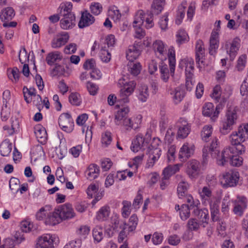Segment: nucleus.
I'll return each instance as SVG.
<instances>
[{"label":"nucleus","instance_id":"nucleus-1","mask_svg":"<svg viewBox=\"0 0 248 248\" xmlns=\"http://www.w3.org/2000/svg\"><path fill=\"white\" fill-rule=\"evenodd\" d=\"M248 137V124L238 127L237 131L233 132L229 136L231 145L225 148L221 156L217 160V164L225 165L229 161L234 167H239L243 164V158L240 156L245 153L246 147L242 144Z\"/></svg>","mask_w":248,"mask_h":248},{"label":"nucleus","instance_id":"nucleus-2","mask_svg":"<svg viewBox=\"0 0 248 248\" xmlns=\"http://www.w3.org/2000/svg\"><path fill=\"white\" fill-rule=\"evenodd\" d=\"M168 57L169 64V70L168 65L164 63H162L160 65V71L161 74V78L165 82H167L169 78L170 75L171 76L174 75L176 59H175V51L173 47H170L168 50Z\"/></svg>","mask_w":248,"mask_h":248},{"label":"nucleus","instance_id":"nucleus-3","mask_svg":"<svg viewBox=\"0 0 248 248\" xmlns=\"http://www.w3.org/2000/svg\"><path fill=\"white\" fill-rule=\"evenodd\" d=\"M238 119L236 109L233 107L228 108L225 115L222 127L220 131L223 135L228 134L233 129V125L236 124Z\"/></svg>","mask_w":248,"mask_h":248},{"label":"nucleus","instance_id":"nucleus-4","mask_svg":"<svg viewBox=\"0 0 248 248\" xmlns=\"http://www.w3.org/2000/svg\"><path fill=\"white\" fill-rule=\"evenodd\" d=\"M123 79L119 81L120 85L123 86L119 91L118 95L117 101L122 104L127 103L129 102V96L133 93L136 86V83L134 81H130L123 83Z\"/></svg>","mask_w":248,"mask_h":248},{"label":"nucleus","instance_id":"nucleus-5","mask_svg":"<svg viewBox=\"0 0 248 248\" xmlns=\"http://www.w3.org/2000/svg\"><path fill=\"white\" fill-rule=\"evenodd\" d=\"M129 111L128 107H124L118 110L115 115V123L117 125H123L127 130L136 129L138 127V124L135 125L132 123L128 117Z\"/></svg>","mask_w":248,"mask_h":248},{"label":"nucleus","instance_id":"nucleus-6","mask_svg":"<svg viewBox=\"0 0 248 248\" xmlns=\"http://www.w3.org/2000/svg\"><path fill=\"white\" fill-rule=\"evenodd\" d=\"M239 179L238 171L230 170L223 174L221 183L224 187H233L237 185Z\"/></svg>","mask_w":248,"mask_h":248},{"label":"nucleus","instance_id":"nucleus-7","mask_svg":"<svg viewBox=\"0 0 248 248\" xmlns=\"http://www.w3.org/2000/svg\"><path fill=\"white\" fill-rule=\"evenodd\" d=\"M57 209L58 212L61 215L63 220H68L75 217L76 216V213L72 204L69 203L59 205Z\"/></svg>","mask_w":248,"mask_h":248},{"label":"nucleus","instance_id":"nucleus-8","mask_svg":"<svg viewBox=\"0 0 248 248\" xmlns=\"http://www.w3.org/2000/svg\"><path fill=\"white\" fill-rule=\"evenodd\" d=\"M59 124L61 128L66 132H71L74 128V122L71 116L68 113L62 114L59 118Z\"/></svg>","mask_w":248,"mask_h":248},{"label":"nucleus","instance_id":"nucleus-9","mask_svg":"<svg viewBox=\"0 0 248 248\" xmlns=\"http://www.w3.org/2000/svg\"><path fill=\"white\" fill-rule=\"evenodd\" d=\"M143 44L141 42L136 41L134 44L129 46L126 52V58L129 61L136 59L140 54Z\"/></svg>","mask_w":248,"mask_h":248},{"label":"nucleus","instance_id":"nucleus-10","mask_svg":"<svg viewBox=\"0 0 248 248\" xmlns=\"http://www.w3.org/2000/svg\"><path fill=\"white\" fill-rule=\"evenodd\" d=\"M149 158L147 160L146 167H152L155 162L159 158L161 155V150L157 148L155 145L152 144L149 147Z\"/></svg>","mask_w":248,"mask_h":248},{"label":"nucleus","instance_id":"nucleus-11","mask_svg":"<svg viewBox=\"0 0 248 248\" xmlns=\"http://www.w3.org/2000/svg\"><path fill=\"white\" fill-rule=\"evenodd\" d=\"M148 140L143 138V135L139 134L132 142L131 150L134 152H137L140 150H144L148 146Z\"/></svg>","mask_w":248,"mask_h":248},{"label":"nucleus","instance_id":"nucleus-12","mask_svg":"<svg viewBox=\"0 0 248 248\" xmlns=\"http://www.w3.org/2000/svg\"><path fill=\"white\" fill-rule=\"evenodd\" d=\"M95 21L94 17L87 10L81 12V16L78 26L80 29L88 27Z\"/></svg>","mask_w":248,"mask_h":248},{"label":"nucleus","instance_id":"nucleus-13","mask_svg":"<svg viewBox=\"0 0 248 248\" xmlns=\"http://www.w3.org/2000/svg\"><path fill=\"white\" fill-rule=\"evenodd\" d=\"M53 242L52 235H42L38 238L35 248H53Z\"/></svg>","mask_w":248,"mask_h":248},{"label":"nucleus","instance_id":"nucleus-14","mask_svg":"<svg viewBox=\"0 0 248 248\" xmlns=\"http://www.w3.org/2000/svg\"><path fill=\"white\" fill-rule=\"evenodd\" d=\"M75 21V16L71 12L63 14V17L60 21V25L63 30H68L72 28Z\"/></svg>","mask_w":248,"mask_h":248},{"label":"nucleus","instance_id":"nucleus-15","mask_svg":"<svg viewBox=\"0 0 248 248\" xmlns=\"http://www.w3.org/2000/svg\"><path fill=\"white\" fill-rule=\"evenodd\" d=\"M69 39V35L67 32L58 33L54 37L51 43V46L54 48H57L64 45Z\"/></svg>","mask_w":248,"mask_h":248},{"label":"nucleus","instance_id":"nucleus-16","mask_svg":"<svg viewBox=\"0 0 248 248\" xmlns=\"http://www.w3.org/2000/svg\"><path fill=\"white\" fill-rule=\"evenodd\" d=\"M193 213L200 219L203 227H205L206 225L208 223L209 212L208 210L206 208L199 209L196 207L194 209Z\"/></svg>","mask_w":248,"mask_h":248},{"label":"nucleus","instance_id":"nucleus-17","mask_svg":"<svg viewBox=\"0 0 248 248\" xmlns=\"http://www.w3.org/2000/svg\"><path fill=\"white\" fill-rule=\"evenodd\" d=\"M194 147L189 146L187 143H185L181 148L179 153V157L182 161H186L193 154Z\"/></svg>","mask_w":248,"mask_h":248},{"label":"nucleus","instance_id":"nucleus-18","mask_svg":"<svg viewBox=\"0 0 248 248\" xmlns=\"http://www.w3.org/2000/svg\"><path fill=\"white\" fill-rule=\"evenodd\" d=\"M34 134L38 141L41 144H45L47 139V134L45 127L41 125L34 127Z\"/></svg>","mask_w":248,"mask_h":248},{"label":"nucleus","instance_id":"nucleus-19","mask_svg":"<svg viewBox=\"0 0 248 248\" xmlns=\"http://www.w3.org/2000/svg\"><path fill=\"white\" fill-rule=\"evenodd\" d=\"M202 114L205 116L210 117L211 119L215 121L218 117V112L214 110V107L212 103H207L203 107Z\"/></svg>","mask_w":248,"mask_h":248},{"label":"nucleus","instance_id":"nucleus-20","mask_svg":"<svg viewBox=\"0 0 248 248\" xmlns=\"http://www.w3.org/2000/svg\"><path fill=\"white\" fill-rule=\"evenodd\" d=\"M219 46L218 34L217 31H213L210 39L209 53L215 55Z\"/></svg>","mask_w":248,"mask_h":248},{"label":"nucleus","instance_id":"nucleus-21","mask_svg":"<svg viewBox=\"0 0 248 248\" xmlns=\"http://www.w3.org/2000/svg\"><path fill=\"white\" fill-rule=\"evenodd\" d=\"M179 67L181 69H185L186 76L193 75L194 62L192 60L186 59L181 60L179 62Z\"/></svg>","mask_w":248,"mask_h":248},{"label":"nucleus","instance_id":"nucleus-22","mask_svg":"<svg viewBox=\"0 0 248 248\" xmlns=\"http://www.w3.org/2000/svg\"><path fill=\"white\" fill-rule=\"evenodd\" d=\"M200 163L196 160H192L189 162L187 170V174L191 178L198 176L200 171Z\"/></svg>","mask_w":248,"mask_h":248},{"label":"nucleus","instance_id":"nucleus-23","mask_svg":"<svg viewBox=\"0 0 248 248\" xmlns=\"http://www.w3.org/2000/svg\"><path fill=\"white\" fill-rule=\"evenodd\" d=\"M204 48L203 47V42L199 40L197 41L196 45V62L200 66V62L202 63L203 62L202 58L204 57Z\"/></svg>","mask_w":248,"mask_h":248},{"label":"nucleus","instance_id":"nucleus-24","mask_svg":"<svg viewBox=\"0 0 248 248\" xmlns=\"http://www.w3.org/2000/svg\"><path fill=\"white\" fill-rule=\"evenodd\" d=\"M100 170L99 168L97 165L93 164H90L87 170L85 173L87 176V179L93 180L96 178L99 174Z\"/></svg>","mask_w":248,"mask_h":248},{"label":"nucleus","instance_id":"nucleus-25","mask_svg":"<svg viewBox=\"0 0 248 248\" xmlns=\"http://www.w3.org/2000/svg\"><path fill=\"white\" fill-rule=\"evenodd\" d=\"M61 215L58 212L57 208L55 209L54 211L50 213L48 215V217L46 219V222L47 223L51 225H55L61 222L62 221Z\"/></svg>","mask_w":248,"mask_h":248},{"label":"nucleus","instance_id":"nucleus-26","mask_svg":"<svg viewBox=\"0 0 248 248\" xmlns=\"http://www.w3.org/2000/svg\"><path fill=\"white\" fill-rule=\"evenodd\" d=\"M182 125L179 126L178 132L177 137L180 138L184 139L189 134L190 131V125L185 121L181 119Z\"/></svg>","mask_w":248,"mask_h":248},{"label":"nucleus","instance_id":"nucleus-27","mask_svg":"<svg viewBox=\"0 0 248 248\" xmlns=\"http://www.w3.org/2000/svg\"><path fill=\"white\" fill-rule=\"evenodd\" d=\"M199 193L202 201L204 202H209L213 196L212 188L210 185L203 186L201 190H199Z\"/></svg>","mask_w":248,"mask_h":248},{"label":"nucleus","instance_id":"nucleus-28","mask_svg":"<svg viewBox=\"0 0 248 248\" xmlns=\"http://www.w3.org/2000/svg\"><path fill=\"white\" fill-rule=\"evenodd\" d=\"M153 49L156 55L163 56L166 52V49L164 43L160 40H156L153 44Z\"/></svg>","mask_w":248,"mask_h":248},{"label":"nucleus","instance_id":"nucleus-29","mask_svg":"<svg viewBox=\"0 0 248 248\" xmlns=\"http://www.w3.org/2000/svg\"><path fill=\"white\" fill-rule=\"evenodd\" d=\"M165 0H154L151 5V12L155 14H159L164 8Z\"/></svg>","mask_w":248,"mask_h":248},{"label":"nucleus","instance_id":"nucleus-30","mask_svg":"<svg viewBox=\"0 0 248 248\" xmlns=\"http://www.w3.org/2000/svg\"><path fill=\"white\" fill-rule=\"evenodd\" d=\"M170 93L171 95H173V98L175 103L180 102L185 95V91L183 87L181 86L176 88Z\"/></svg>","mask_w":248,"mask_h":248},{"label":"nucleus","instance_id":"nucleus-31","mask_svg":"<svg viewBox=\"0 0 248 248\" xmlns=\"http://www.w3.org/2000/svg\"><path fill=\"white\" fill-rule=\"evenodd\" d=\"M15 13L11 7H7L3 9L0 15V19L3 22L10 21L15 16Z\"/></svg>","mask_w":248,"mask_h":248},{"label":"nucleus","instance_id":"nucleus-32","mask_svg":"<svg viewBox=\"0 0 248 248\" xmlns=\"http://www.w3.org/2000/svg\"><path fill=\"white\" fill-rule=\"evenodd\" d=\"M188 184L185 179H182L178 183L177 187V193L180 198H183L187 194V191L188 188Z\"/></svg>","mask_w":248,"mask_h":248},{"label":"nucleus","instance_id":"nucleus-33","mask_svg":"<svg viewBox=\"0 0 248 248\" xmlns=\"http://www.w3.org/2000/svg\"><path fill=\"white\" fill-rule=\"evenodd\" d=\"M62 56L60 52L55 51L49 53L46 57V62L49 65H53L57 61L62 59Z\"/></svg>","mask_w":248,"mask_h":248},{"label":"nucleus","instance_id":"nucleus-34","mask_svg":"<svg viewBox=\"0 0 248 248\" xmlns=\"http://www.w3.org/2000/svg\"><path fill=\"white\" fill-rule=\"evenodd\" d=\"M109 213V207L108 206H103L97 212L96 218L99 221H105L108 217Z\"/></svg>","mask_w":248,"mask_h":248},{"label":"nucleus","instance_id":"nucleus-35","mask_svg":"<svg viewBox=\"0 0 248 248\" xmlns=\"http://www.w3.org/2000/svg\"><path fill=\"white\" fill-rule=\"evenodd\" d=\"M7 75L9 79L13 82L16 83L19 78L20 71L16 67L13 68H9L7 70Z\"/></svg>","mask_w":248,"mask_h":248},{"label":"nucleus","instance_id":"nucleus-36","mask_svg":"<svg viewBox=\"0 0 248 248\" xmlns=\"http://www.w3.org/2000/svg\"><path fill=\"white\" fill-rule=\"evenodd\" d=\"M240 44V40L238 38H234L232 43L229 50H227V52L229 53L231 58H233L236 55V53L238 50Z\"/></svg>","mask_w":248,"mask_h":248},{"label":"nucleus","instance_id":"nucleus-37","mask_svg":"<svg viewBox=\"0 0 248 248\" xmlns=\"http://www.w3.org/2000/svg\"><path fill=\"white\" fill-rule=\"evenodd\" d=\"M146 15L142 10L138 11L135 16V20L133 22L134 27L142 25L143 24Z\"/></svg>","mask_w":248,"mask_h":248},{"label":"nucleus","instance_id":"nucleus-38","mask_svg":"<svg viewBox=\"0 0 248 248\" xmlns=\"http://www.w3.org/2000/svg\"><path fill=\"white\" fill-rule=\"evenodd\" d=\"M182 166V165L181 164L170 165L164 170L163 173L165 174L166 177H170L171 175L178 172Z\"/></svg>","mask_w":248,"mask_h":248},{"label":"nucleus","instance_id":"nucleus-39","mask_svg":"<svg viewBox=\"0 0 248 248\" xmlns=\"http://www.w3.org/2000/svg\"><path fill=\"white\" fill-rule=\"evenodd\" d=\"M23 93L24 94V99L27 103L31 102V98L35 95L36 93V90L34 88H28L24 87L23 89Z\"/></svg>","mask_w":248,"mask_h":248},{"label":"nucleus","instance_id":"nucleus-40","mask_svg":"<svg viewBox=\"0 0 248 248\" xmlns=\"http://www.w3.org/2000/svg\"><path fill=\"white\" fill-rule=\"evenodd\" d=\"M122 216L124 218H126L131 212V203L129 201H124L122 202Z\"/></svg>","mask_w":248,"mask_h":248},{"label":"nucleus","instance_id":"nucleus-41","mask_svg":"<svg viewBox=\"0 0 248 248\" xmlns=\"http://www.w3.org/2000/svg\"><path fill=\"white\" fill-rule=\"evenodd\" d=\"M213 131L212 126L210 125L204 126L201 132V137L202 140L207 142L209 141V138L211 136Z\"/></svg>","mask_w":248,"mask_h":248},{"label":"nucleus","instance_id":"nucleus-42","mask_svg":"<svg viewBox=\"0 0 248 248\" xmlns=\"http://www.w3.org/2000/svg\"><path fill=\"white\" fill-rule=\"evenodd\" d=\"M138 218L136 214H133L129 219L128 224L124 223V226H128V232H132L136 229L138 223Z\"/></svg>","mask_w":248,"mask_h":248},{"label":"nucleus","instance_id":"nucleus-43","mask_svg":"<svg viewBox=\"0 0 248 248\" xmlns=\"http://www.w3.org/2000/svg\"><path fill=\"white\" fill-rule=\"evenodd\" d=\"M19 124L16 119L13 120L11 123V127L8 125L3 126V129L7 131V133L9 135H13L16 131L19 129Z\"/></svg>","mask_w":248,"mask_h":248},{"label":"nucleus","instance_id":"nucleus-44","mask_svg":"<svg viewBox=\"0 0 248 248\" xmlns=\"http://www.w3.org/2000/svg\"><path fill=\"white\" fill-rule=\"evenodd\" d=\"M190 207L189 205L183 204L181 206L180 211H179V215L181 218L182 220H186L188 218L190 215Z\"/></svg>","mask_w":248,"mask_h":248},{"label":"nucleus","instance_id":"nucleus-45","mask_svg":"<svg viewBox=\"0 0 248 248\" xmlns=\"http://www.w3.org/2000/svg\"><path fill=\"white\" fill-rule=\"evenodd\" d=\"M12 150V145L8 142L4 141L0 145V152L1 155L3 156H6L11 153Z\"/></svg>","mask_w":248,"mask_h":248},{"label":"nucleus","instance_id":"nucleus-46","mask_svg":"<svg viewBox=\"0 0 248 248\" xmlns=\"http://www.w3.org/2000/svg\"><path fill=\"white\" fill-rule=\"evenodd\" d=\"M100 58L104 62H108L111 59V54L108 50L106 49L105 46H102L100 52Z\"/></svg>","mask_w":248,"mask_h":248},{"label":"nucleus","instance_id":"nucleus-47","mask_svg":"<svg viewBox=\"0 0 248 248\" xmlns=\"http://www.w3.org/2000/svg\"><path fill=\"white\" fill-rule=\"evenodd\" d=\"M93 235L95 240L99 242L103 238V233L102 229L96 226L93 230Z\"/></svg>","mask_w":248,"mask_h":248},{"label":"nucleus","instance_id":"nucleus-48","mask_svg":"<svg viewBox=\"0 0 248 248\" xmlns=\"http://www.w3.org/2000/svg\"><path fill=\"white\" fill-rule=\"evenodd\" d=\"M176 41L178 44H181L187 41L188 36L186 32L184 30L179 31L176 35Z\"/></svg>","mask_w":248,"mask_h":248},{"label":"nucleus","instance_id":"nucleus-49","mask_svg":"<svg viewBox=\"0 0 248 248\" xmlns=\"http://www.w3.org/2000/svg\"><path fill=\"white\" fill-rule=\"evenodd\" d=\"M112 141L111 134L110 132L106 131L102 135L101 141L103 145L108 146Z\"/></svg>","mask_w":248,"mask_h":248},{"label":"nucleus","instance_id":"nucleus-50","mask_svg":"<svg viewBox=\"0 0 248 248\" xmlns=\"http://www.w3.org/2000/svg\"><path fill=\"white\" fill-rule=\"evenodd\" d=\"M221 95V88L220 85H217L213 89V93L211 95L212 98L216 101L219 102Z\"/></svg>","mask_w":248,"mask_h":248},{"label":"nucleus","instance_id":"nucleus-51","mask_svg":"<svg viewBox=\"0 0 248 248\" xmlns=\"http://www.w3.org/2000/svg\"><path fill=\"white\" fill-rule=\"evenodd\" d=\"M149 96L148 88L144 85L140 89V93L139 95V99L142 102H145Z\"/></svg>","mask_w":248,"mask_h":248},{"label":"nucleus","instance_id":"nucleus-52","mask_svg":"<svg viewBox=\"0 0 248 248\" xmlns=\"http://www.w3.org/2000/svg\"><path fill=\"white\" fill-rule=\"evenodd\" d=\"M80 95L77 93H72L69 96V100L71 104L75 106L80 105L81 100Z\"/></svg>","mask_w":248,"mask_h":248},{"label":"nucleus","instance_id":"nucleus-53","mask_svg":"<svg viewBox=\"0 0 248 248\" xmlns=\"http://www.w3.org/2000/svg\"><path fill=\"white\" fill-rule=\"evenodd\" d=\"M187 226L191 231H197L200 228V224L195 218H190L188 221Z\"/></svg>","mask_w":248,"mask_h":248},{"label":"nucleus","instance_id":"nucleus-54","mask_svg":"<svg viewBox=\"0 0 248 248\" xmlns=\"http://www.w3.org/2000/svg\"><path fill=\"white\" fill-rule=\"evenodd\" d=\"M144 155L142 154L141 155H140L136 156L133 159V163L132 164H129V166L130 167H134V172H135L139 167V165L142 162V161Z\"/></svg>","mask_w":248,"mask_h":248},{"label":"nucleus","instance_id":"nucleus-55","mask_svg":"<svg viewBox=\"0 0 248 248\" xmlns=\"http://www.w3.org/2000/svg\"><path fill=\"white\" fill-rule=\"evenodd\" d=\"M247 57L246 55H241L237 60L236 68L238 71H241L245 68L246 63Z\"/></svg>","mask_w":248,"mask_h":248},{"label":"nucleus","instance_id":"nucleus-56","mask_svg":"<svg viewBox=\"0 0 248 248\" xmlns=\"http://www.w3.org/2000/svg\"><path fill=\"white\" fill-rule=\"evenodd\" d=\"M33 225L29 221L24 220L21 222L20 228L22 232H29L32 228Z\"/></svg>","mask_w":248,"mask_h":248},{"label":"nucleus","instance_id":"nucleus-57","mask_svg":"<svg viewBox=\"0 0 248 248\" xmlns=\"http://www.w3.org/2000/svg\"><path fill=\"white\" fill-rule=\"evenodd\" d=\"M235 203L237 205H240L241 206L246 209L247 207L248 200L247 198L244 196H238Z\"/></svg>","mask_w":248,"mask_h":248},{"label":"nucleus","instance_id":"nucleus-58","mask_svg":"<svg viewBox=\"0 0 248 248\" xmlns=\"http://www.w3.org/2000/svg\"><path fill=\"white\" fill-rule=\"evenodd\" d=\"M90 9L92 13L95 15H99L102 11V6L99 3H94L90 6Z\"/></svg>","mask_w":248,"mask_h":248},{"label":"nucleus","instance_id":"nucleus-59","mask_svg":"<svg viewBox=\"0 0 248 248\" xmlns=\"http://www.w3.org/2000/svg\"><path fill=\"white\" fill-rule=\"evenodd\" d=\"M163 239L162 233L155 232L153 235L152 240L155 245H158L162 242Z\"/></svg>","mask_w":248,"mask_h":248},{"label":"nucleus","instance_id":"nucleus-60","mask_svg":"<svg viewBox=\"0 0 248 248\" xmlns=\"http://www.w3.org/2000/svg\"><path fill=\"white\" fill-rule=\"evenodd\" d=\"M141 65L140 63H134L130 67L129 71L134 76H137L140 71Z\"/></svg>","mask_w":248,"mask_h":248},{"label":"nucleus","instance_id":"nucleus-61","mask_svg":"<svg viewBox=\"0 0 248 248\" xmlns=\"http://www.w3.org/2000/svg\"><path fill=\"white\" fill-rule=\"evenodd\" d=\"M193 75L187 76L186 77V87L187 90L191 91L195 83V80L193 78Z\"/></svg>","mask_w":248,"mask_h":248},{"label":"nucleus","instance_id":"nucleus-62","mask_svg":"<svg viewBox=\"0 0 248 248\" xmlns=\"http://www.w3.org/2000/svg\"><path fill=\"white\" fill-rule=\"evenodd\" d=\"M153 13L150 12L148 13H147V16L146 17L145 19V27L147 29L151 28L154 26V22H153Z\"/></svg>","mask_w":248,"mask_h":248},{"label":"nucleus","instance_id":"nucleus-63","mask_svg":"<svg viewBox=\"0 0 248 248\" xmlns=\"http://www.w3.org/2000/svg\"><path fill=\"white\" fill-rule=\"evenodd\" d=\"M82 149V146L81 145H78L71 148L70 150V153L74 157H78L81 152Z\"/></svg>","mask_w":248,"mask_h":248},{"label":"nucleus","instance_id":"nucleus-64","mask_svg":"<svg viewBox=\"0 0 248 248\" xmlns=\"http://www.w3.org/2000/svg\"><path fill=\"white\" fill-rule=\"evenodd\" d=\"M80 244L81 242L79 240H72L67 243L63 248H79Z\"/></svg>","mask_w":248,"mask_h":248}]
</instances>
